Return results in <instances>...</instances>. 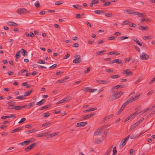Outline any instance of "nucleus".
I'll use <instances>...</instances> for the list:
<instances>
[{
	"instance_id": "37",
	"label": "nucleus",
	"mask_w": 155,
	"mask_h": 155,
	"mask_svg": "<svg viewBox=\"0 0 155 155\" xmlns=\"http://www.w3.org/2000/svg\"><path fill=\"white\" fill-rule=\"evenodd\" d=\"M149 109H150V108L147 107V108L144 109L143 110L140 111V112L139 113L143 114L145 112H146L147 111L149 110Z\"/></svg>"
},
{
	"instance_id": "26",
	"label": "nucleus",
	"mask_w": 155,
	"mask_h": 155,
	"mask_svg": "<svg viewBox=\"0 0 155 155\" xmlns=\"http://www.w3.org/2000/svg\"><path fill=\"white\" fill-rule=\"evenodd\" d=\"M50 115V114L49 112L45 113L42 114V117H48Z\"/></svg>"
},
{
	"instance_id": "57",
	"label": "nucleus",
	"mask_w": 155,
	"mask_h": 155,
	"mask_svg": "<svg viewBox=\"0 0 155 155\" xmlns=\"http://www.w3.org/2000/svg\"><path fill=\"white\" fill-rule=\"evenodd\" d=\"M79 45L78 43H75L72 45V47L73 48H77L78 47Z\"/></svg>"
},
{
	"instance_id": "20",
	"label": "nucleus",
	"mask_w": 155,
	"mask_h": 155,
	"mask_svg": "<svg viewBox=\"0 0 155 155\" xmlns=\"http://www.w3.org/2000/svg\"><path fill=\"white\" fill-rule=\"evenodd\" d=\"M97 108L96 107L92 108H90V109H88L86 110H84V113H86L87 112H90V111H92L95 110H97Z\"/></svg>"
},
{
	"instance_id": "54",
	"label": "nucleus",
	"mask_w": 155,
	"mask_h": 155,
	"mask_svg": "<svg viewBox=\"0 0 155 155\" xmlns=\"http://www.w3.org/2000/svg\"><path fill=\"white\" fill-rule=\"evenodd\" d=\"M26 120V118H22L21 120L18 122V123L20 124L21 123L24 122Z\"/></svg>"
},
{
	"instance_id": "59",
	"label": "nucleus",
	"mask_w": 155,
	"mask_h": 155,
	"mask_svg": "<svg viewBox=\"0 0 155 155\" xmlns=\"http://www.w3.org/2000/svg\"><path fill=\"white\" fill-rule=\"evenodd\" d=\"M33 105L32 103H29V104L27 105V108L29 109L33 106Z\"/></svg>"
},
{
	"instance_id": "49",
	"label": "nucleus",
	"mask_w": 155,
	"mask_h": 155,
	"mask_svg": "<svg viewBox=\"0 0 155 155\" xmlns=\"http://www.w3.org/2000/svg\"><path fill=\"white\" fill-rule=\"evenodd\" d=\"M91 68L90 67L88 68H87V70L84 71V74L88 73L90 71Z\"/></svg>"
},
{
	"instance_id": "39",
	"label": "nucleus",
	"mask_w": 155,
	"mask_h": 155,
	"mask_svg": "<svg viewBox=\"0 0 155 155\" xmlns=\"http://www.w3.org/2000/svg\"><path fill=\"white\" fill-rule=\"evenodd\" d=\"M139 124L137 122L135 123L130 128L131 130H134L135 127H136Z\"/></svg>"
},
{
	"instance_id": "46",
	"label": "nucleus",
	"mask_w": 155,
	"mask_h": 155,
	"mask_svg": "<svg viewBox=\"0 0 155 155\" xmlns=\"http://www.w3.org/2000/svg\"><path fill=\"white\" fill-rule=\"evenodd\" d=\"M113 148V147L111 146L110 148L107 150V151L106 152V153H107V154H109L110 153L112 150V149Z\"/></svg>"
},
{
	"instance_id": "43",
	"label": "nucleus",
	"mask_w": 155,
	"mask_h": 155,
	"mask_svg": "<svg viewBox=\"0 0 155 155\" xmlns=\"http://www.w3.org/2000/svg\"><path fill=\"white\" fill-rule=\"evenodd\" d=\"M129 25L130 27H136V25L135 24L130 22L129 24Z\"/></svg>"
},
{
	"instance_id": "4",
	"label": "nucleus",
	"mask_w": 155,
	"mask_h": 155,
	"mask_svg": "<svg viewBox=\"0 0 155 155\" xmlns=\"http://www.w3.org/2000/svg\"><path fill=\"white\" fill-rule=\"evenodd\" d=\"M140 57L142 60H147L149 58V56L144 53H143Z\"/></svg>"
},
{
	"instance_id": "27",
	"label": "nucleus",
	"mask_w": 155,
	"mask_h": 155,
	"mask_svg": "<svg viewBox=\"0 0 155 155\" xmlns=\"http://www.w3.org/2000/svg\"><path fill=\"white\" fill-rule=\"evenodd\" d=\"M115 62V63L121 64V65H122V61L121 60H120L119 59H114Z\"/></svg>"
},
{
	"instance_id": "10",
	"label": "nucleus",
	"mask_w": 155,
	"mask_h": 155,
	"mask_svg": "<svg viewBox=\"0 0 155 155\" xmlns=\"http://www.w3.org/2000/svg\"><path fill=\"white\" fill-rule=\"evenodd\" d=\"M81 62V58H77L74 59L73 61V63L75 64H79Z\"/></svg>"
},
{
	"instance_id": "13",
	"label": "nucleus",
	"mask_w": 155,
	"mask_h": 155,
	"mask_svg": "<svg viewBox=\"0 0 155 155\" xmlns=\"http://www.w3.org/2000/svg\"><path fill=\"white\" fill-rule=\"evenodd\" d=\"M8 25L13 26L14 27H16L18 26V25L16 23L11 21H8L7 23Z\"/></svg>"
},
{
	"instance_id": "7",
	"label": "nucleus",
	"mask_w": 155,
	"mask_h": 155,
	"mask_svg": "<svg viewBox=\"0 0 155 155\" xmlns=\"http://www.w3.org/2000/svg\"><path fill=\"white\" fill-rule=\"evenodd\" d=\"M123 73L124 74H127V75L126 76H129L133 74V72L132 71H130L129 69L125 70Z\"/></svg>"
},
{
	"instance_id": "48",
	"label": "nucleus",
	"mask_w": 155,
	"mask_h": 155,
	"mask_svg": "<svg viewBox=\"0 0 155 155\" xmlns=\"http://www.w3.org/2000/svg\"><path fill=\"white\" fill-rule=\"evenodd\" d=\"M35 6L36 8L39 7L40 6L39 2L38 1L36 2L35 3Z\"/></svg>"
},
{
	"instance_id": "18",
	"label": "nucleus",
	"mask_w": 155,
	"mask_h": 155,
	"mask_svg": "<svg viewBox=\"0 0 155 155\" xmlns=\"http://www.w3.org/2000/svg\"><path fill=\"white\" fill-rule=\"evenodd\" d=\"M8 109H15L17 110H20L21 109V106H16L14 107H12L11 108H8Z\"/></svg>"
},
{
	"instance_id": "15",
	"label": "nucleus",
	"mask_w": 155,
	"mask_h": 155,
	"mask_svg": "<svg viewBox=\"0 0 155 155\" xmlns=\"http://www.w3.org/2000/svg\"><path fill=\"white\" fill-rule=\"evenodd\" d=\"M22 128H23V127H21L17 128L16 129L12 130L11 131V133H12L17 132L19 131V130H22Z\"/></svg>"
},
{
	"instance_id": "11",
	"label": "nucleus",
	"mask_w": 155,
	"mask_h": 155,
	"mask_svg": "<svg viewBox=\"0 0 155 155\" xmlns=\"http://www.w3.org/2000/svg\"><path fill=\"white\" fill-rule=\"evenodd\" d=\"M125 86L124 85H118L117 86H115L111 88V90L112 91H114V88L115 89V88H123Z\"/></svg>"
},
{
	"instance_id": "55",
	"label": "nucleus",
	"mask_w": 155,
	"mask_h": 155,
	"mask_svg": "<svg viewBox=\"0 0 155 155\" xmlns=\"http://www.w3.org/2000/svg\"><path fill=\"white\" fill-rule=\"evenodd\" d=\"M65 82L64 81V80L63 79L59 80H58L56 82V83L58 84V83H62V82Z\"/></svg>"
},
{
	"instance_id": "30",
	"label": "nucleus",
	"mask_w": 155,
	"mask_h": 155,
	"mask_svg": "<svg viewBox=\"0 0 155 155\" xmlns=\"http://www.w3.org/2000/svg\"><path fill=\"white\" fill-rule=\"evenodd\" d=\"M13 101L8 102L7 104H8L9 107L8 108H11L12 107H14L13 104Z\"/></svg>"
},
{
	"instance_id": "33",
	"label": "nucleus",
	"mask_w": 155,
	"mask_h": 155,
	"mask_svg": "<svg viewBox=\"0 0 155 155\" xmlns=\"http://www.w3.org/2000/svg\"><path fill=\"white\" fill-rule=\"evenodd\" d=\"M21 53L22 54V55L23 56H25V55H27V51L24 49H21Z\"/></svg>"
},
{
	"instance_id": "23",
	"label": "nucleus",
	"mask_w": 155,
	"mask_h": 155,
	"mask_svg": "<svg viewBox=\"0 0 155 155\" xmlns=\"http://www.w3.org/2000/svg\"><path fill=\"white\" fill-rule=\"evenodd\" d=\"M32 89H31L30 91H27L25 92L24 95V96L25 97L26 96L30 95L32 92Z\"/></svg>"
},
{
	"instance_id": "19",
	"label": "nucleus",
	"mask_w": 155,
	"mask_h": 155,
	"mask_svg": "<svg viewBox=\"0 0 155 155\" xmlns=\"http://www.w3.org/2000/svg\"><path fill=\"white\" fill-rule=\"evenodd\" d=\"M45 102V100L42 99L37 102L36 104V105L38 106H40L43 105Z\"/></svg>"
},
{
	"instance_id": "6",
	"label": "nucleus",
	"mask_w": 155,
	"mask_h": 155,
	"mask_svg": "<svg viewBox=\"0 0 155 155\" xmlns=\"http://www.w3.org/2000/svg\"><path fill=\"white\" fill-rule=\"evenodd\" d=\"M31 142V140L24 141L22 142L18 143V145L20 146L21 145H28Z\"/></svg>"
},
{
	"instance_id": "16",
	"label": "nucleus",
	"mask_w": 155,
	"mask_h": 155,
	"mask_svg": "<svg viewBox=\"0 0 155 155\" xmlns=\"http://www.w3.org/2000/svg\"><path fill=\"white\" fill-rule=\"evenodd\" d=\"M49 132H48L42 134H38L37 135L36 137H41L42 136H44L46 134H48Z\"/></svg>"
},
{
	"instance_id": "47",
	"label": "nucleus",
	"mask_w": 155,
	"mask_h": 155,
	"mask_svg": "<svg viewBox=\"0 0 155 155\" xmlns=\"http://www.w3.org/2000/svg\"><path fill=\"white\" fill-rule=\"evenodd\" d=\"M63 3V2L61 1H57L55 3V5H59L62 4Z\"/></svg>"
},
{
	"instance_id": "41",
	"label": "nucleus",
	"mask_w": 155,
	"mask_h": 155,
	"mask_svg": "<svg viewBox=\"0 0 155 155\" xmlns=\"http://www.w3.org/2000/svg\"><path fill=\"white\" fill-rule=\"evenodd\" d=\"M105 51H106L105 50H104L103 51L97 52L96 53V54L97 55H99L102 54L104 52H105Z\"/></svg>"
},
{
	"instance_id": "35",
	"label": "nucleus",
	"mask_w": 155,
	"mask_h": 155,
	"mask_svg": "<svg viewBox=\"0 0 155 155\" xmlns=\"http://www.w3.org/2000/svg\"><path fill=\"white\" fill-rule=\"evenodd\" d=\"M129 38V37L127 36H122L120 37H119V39L121 41L124 39H127Z\"/></svg>"
},
{
	"instance_id": "17",
	"label": "nucleus",
	"mask_w": 155,
	"mask_h": 155,
	"mask_svg": "<svg viewBox=\"0 0 155 155\" xmlns=\"http://www.w3.org/2000/svg\"><path fill=\"white\" fill-rule=\"evenodd\" d=\"M125 12L127 13H129L134 15V11L132 10L127 9L125 11Z\"/></svg>"
},
{
	"instance_id": "5",
	"label": "nucleus",
	"mask_w": 155,
	"mask_h": 155,
	"mask_svg": "<svg viewBox=\"0 0 155 155\" xmlns=\"http://www.w3.org/2000/svg\"><path fill=\"white\" fill-rule=\"evenodd\" d=\"M36 143H34L32 144L31 145L25 148V150L26 151H28L33 149L36 145Z\"/></svg>"
},
{
	"instance_id": "62",
	"label": "nucleus",
	"mask_w": 155,
	"mask_h": 155,
	"mask_svg": "<svg viewBox=\"0 0 155 155\" xmlns=\"http://www.w3.org/2000/svg\"><path fill=\"white\" fill-rule=\"evenodd\" d=\"M64 102V101L63 100V99L59 101L58 102H57L56 103V104H59L62 103H63Z\"/></svg>"
},
{
	"instance_id": "32",
	"label": "nucleus",
	"mask_w": 155,
	"mask_h": 155,
	"mask_svg": "<svg viewBox=\"0 0 155 155\" xmlns=\"http://www.w3.org/2000/svg\"><path fill=\"white\" fill-rule=\"evenodd\" d=\"M108 54L109 55H112V54H115L116 55H118L120 54V53H116L114 51H111L109 52Z\"/></svg>"
},
{
	"instance_id": "58",
	"label": "nucleus",
	"mask_w": 155,
	"mask_h": 155,
	"mask_svg": "<svg viewBox=\"0 0 155 155\" xmlns=\"http://www.w3.org/2000/svg\"><path fill=\"white\" fill-rule=\"evenodd\" d=\"M70 56V55L68 53H67V54L64 57L63 59H66L68 58Z\"/></svg>"
},
{
	"instance_id": "31",
	"label": "nucleus",
	"mask_w": 155,
	"mask_h": 155,
	"mask_svg": "<svg viewBox=\"0 0 155 155\" xmlns=\"http://www.w3.org/2000/svg\"><path fill=\"white\" fill-rule=\"evenodd\" d=\"M72 6L73 7L75 8L80 9H81L82 8V6H80L79 5H73Z\"/></svg>"
},
{
	"instance_id": "12",
	"label": "nucleus",
	"mask_w": 155,
	"mask_h": 155,
	"mask_svg": "<svg viewBox=\"0 0 155 155\" xmlns=\"http://www.w3.org/2000/svg\"><path fill=\"white\" fill-rule=\"evenodd\" d=\"M15 116V114H11L9 116H3L1 117V118L2 119H5L7 118H10L11 117H14Z\"/></svg>"
},
{
	"instance_id": "51",
	"label": "nucleus",
	"mask_w": 155,
	"mask_h": 155,
	"mask_svg": "<svg viewBox=\"0 0 155 155\" xmlns=\"http://www.w3.org/2000/svg\"><path fill=\"white\" fill-rule=\"evenodd\" d=\"M20 51H18L16 54V57L17 58H20L21 56L20 55H19L20 54Z\"/></svg>"
},
{
	"instance_id": "22",
	"label": "nucleus",
	"mask_w": 155,
	"mask_h": 155,
	"mask_svg": "<svg viewBox=\"0 0 155 155\" xmlns=\"http://www.w3.org/2000/svg\"><path fill=\"white\" fill-rule=\"evenodd\" d=\"M143 13H140L138 12H135L134 15H137L139 17H143L144 16V15H143Z\"/></svg>"
},
{
	"instance_id": "52",
	"label": "nucleus",
	"mask_w": 155,
	"mask_h": 155,
	"mask_svg": "<svg viewBox=\"0 0 155 155\" xmlns=\"http://www.w3.org/2000/svg\"><path fill=\"white\" fill-rule=\"evenodd\" d=\"M37 62L39 64H44L45 63V62L44 61H42L40 59Z\"/></svg>"
},
{
	"instance_id": "3",
	"label": "nucleus",
	"mask_w": 155,
	"mask_h": 155,
	"mask_svg": "<svg viewBox=\"0 0 155 155\" xmlns=\"http://www.w3.org/2000/svg\"><path fill=\"white\" fill-rule=\"evenodd\" d=\"M105 127V126H104L99 127V128L94 133V135L97 136L100 134H101V131L102 129Z\"/></svg>"
},
{
	"instance_id": "28",
	"label": "nucleus",
	"mask_w": 155,
	"mask_h": 155,
	"mask_svg": "<svg viewBox=\"0 0 155 155\" xmlns=\"http://www.w3.org/2000/svg\"><path fill=\"white\" fill-rule=\"evenodd\" d=\"M134 101V98H131L128 99L126 101V103L128 104L130 103H131Z\"/></svg>"
},
{
	"instance_id": "64",
	"label": "nucleus",
	"mask_w": 155,
	"mask_h": 155,
	"mask_svg": "<svg viewBox=\"0 0 155 155\" xmlns=\"http://www.w3.org/2000/svg\"><path fill=\"white\" fill-rule=\"evenodd\" d=\"M34 131V130L32 129L31 130H28L26 131V133L27 134L30 133H32Z\"/></svg>"
},
{
	"instance_id": "34",
	"label": "nucleus",
	"mask_w": 155,
	"mask_h": 155,
	"mask_svg": "<svg viewBox=\"0 0 155 155\" xmlns=\"http://www.w3.org/2000/svg\"><path fill=\"white\" fill-rule=\"evenodd\" d=\"M113 114L109 115L108 116L105 117L104 119L105 120H108L109 119H110V118L112 117H113Z\"/></svg>"
},
{
	"instance_id": "9",
	"label": "nucleus",
	"mask_w": 155,
	"mask_h": 155,
	"mask_svg": "<svg viewBox=\"0 0 155 155\" xmlns=\"http://www.w3.org/2000/svg\"><path fill=\"white\" fill-rule=\"evenodd\" d=\"M87 122H81L78 123L77 124V127H79L81 126L84 127L87 125Z\"/></svg>"
},
{
	"instance_id": "24",
	"label": "nucleus",
	"mask_w": 155,
	"mask_h": 155,
	"mask_svg": "<svg viewBox=\"0 0 155 155\" xmlns=\"http://www.w3.org/2000/svg\"><path fill=\"white\" fill-rule=\"evenodd\" d=\"M95 113H93V114H89L88 115H87L85 116V117L86 118V119H87L88 118L91 117L94 115H95Z\"/></svg>"
},
{
	"instance_id": "61",
	"label": "nucleus",
	"mask_w": 155,
	"mask_h": 155,
	"mask_svg": "<svg viewBox=\"0 0 155 155\" xmlns=\"http://www.w3.org/2000/svg\"><path fill=\"white\" fill-rule=\"evenodd\" d=\"M105 15L107 17H111L113 16L112 13H107L105 14Z\"/></svg>"
},
{
	"instance_id": "21",
	"label": "nucleus",
	"mask_w": 155,
	"mask_h": 155,
	"mask_svg": "<svg viewBox=\"0 0 155 155\" xmlns=\"http://www.w3.org/2000/svg\"><path fill=\"white\" fill-rule=\"evenodd\" d=\"M148 28L147 26L143 27L141 25H140L138 27V28L139 29L143 31L147 30L148 29Z\"/></svg>"
},
{
	"instance_id": "2",
	"label": "nucleus",
	"mask_w": 155,
	"mask_h": 155,
	"mask_svg": "<svg viewBox=\"0 0 155 155\" xmlns=\"http://www.w3.org/2000/svg\"><path fill=\"white\" fill-rule=\"evenodd\" d=\"M29 12V11L24 8H20L17 10V12L20 15L26 14Z\"/></svg>"
},
{
	"instance_id": "42",
	"label": "nucleus",
	"mask_w": 155,
	"mask_h": 155,
	"mask_svg": "<svg viewBox=\"0 0 155 155\" xmlns=\"http://www.w3.org/2000/svg\"><path fill=\"white\" fill-rule=\"evenodd\" d=\"M132 57L131 56H129V58L128 59L127 58H126L124 59V61H125V62L126 63L127 61L128 62H129L130 60L132 59Z\"/></svg>"
},
{
	"instance_id": "56",
	"label": "nucleus",
	"mask_w": 155,
	"mask_h": 155,
	"mask_svg": "<svg viewBox=\"0 0 155 155\" xmlns=\"http://www.w3.org/2000/svg\"><path fill=\"white\" fill-rule=\"evenodd\" d=\"M25 98V97L23 95H21L20 96H18L16 97V99H23Z\"/></svg>"
},
{
	"instance_id": "45",
	"label": "nucleus",
	"mask_w": 155,
	"mask_h": 155,
	"mask_svg": "<svg viewBox=\"0 0 155 155\" xmlns=\"http://www.w3.org/2000/svg\"><path fill=\"white\" fill-rule=\"evenodd\" d=\"M58 134H59L58 132H56V133H54L51 134H50L49 135L50 136V137H54V136Z\"/></svg>"
},
{
	"instance_id": "60",
	"label": "nucleus",
	"mask_w": 155,
	"mask_h": 155,
	"mask_svg": "<svg viewBox=\"0 0 155 155\" xmlns=\"http://www.w3.org/2000/svg\"><path fill=\"white\" fill-rule=\"evenodd\" d=\"M143 118H142L141 119H140V120H138L137 123H138V124H140L144 120Z\"/></svg>"
},
{
	"instance_id": "38",
	"label": "nucleus",
	"mask_w": 155,
	"mask_h": 155,
	"mask_svg": "<svg viewBox=\"0 0 155 155\" xmlns=\"http://www.w3.org/2000/svg\"><path fill=\"white\" fill-rule=\"evenodd\" d=\"M143 38L144 40L146 39H151L152 38L151 36H146L143 37Z\"/></svg>"
},
{
	"instance_id": "63",
	"label": "nucleus",
	"mask_w": 155,
	"mask_h": 155,
	"mask_svg": "<svg viewBox=\"0 0 155 155\" xmlns=\"http://www.w3.org/2000/svg\"><path fill=\"white\" fill-rule=\"evenodd\" d=\"M94 12L95 14L100 15L101 14L100 11V10H97L94 11Z\"/></svg>"
},
{
	"instance_id": "40",
	"label": "nucleus",
	"mask_w": 155,
	"mask_h": 155,
	"mask_svg": "<svg viewBox=\"0 0 155 155\" xmlns=\"http://www.w3.org/2000/svg\"><path fill=\"white\" fill-rule=\"evenodd\" d=\"M51 122H46V123L43 124L42 126V127H45L48 126V125H51Z\"/></svg>"
},
{
	"instance_id": "53",
	"label": "nucleus",
	"mask_w": 155,
	"mask_h": 155,
	"mask_svg": "<svg viewBox=\"0 0 155 155\" xmlns=\"http://www.w3.org/2000/svg\"><path fill=\"white\" fill-rule=\"evenodd\" d=\"M130 22L127 20L124 21L123 23V25H125L128 24H129Z\"/></svg>"
},
{
	"instance_id": "50",
	"label": "nucleus",
	"mask_w": 155,
	"mask_h": 155,
	"mask_svg": "<svg viewBox=\"0 0 155 155\" xmlns=\"http://www.w3.org/2000/svg\"><path fill=\"white\" fill-rule=\"evenodd\" d=\"M111 4V2H105V3L103 5L104 6H107L110 5Z\"/></svg>"
},
{
	"instance_id": "44",
	"label": "nucleus",
	"mask_w": 155,
	"mask_h": 155,
	"mask_svg": "<svg viewBox=\"0 0 155 155\" xmlns=\"http://www.w3.org/2000/svg\"><path fill=\"white\" fill-rule=\"evenodd\" d=\"M82 90L84 92H87L90 90V87H86Z\"/></svg>"
},
{
	"instance_id": "29",
	"label": "nucleus",
	"mask_w": 155,
	"mask_h": 155,
	"mask_svg": "<svg viewBox=\"0 0 155 155\" xmlns=\"http://www.w3.org/2000/svg\"><path fill=\"white\" fill-rule=\"evenodd\" d=\"M50 107V106L49 105H47L45 106H42V107L40 108L39 109L40 110H43L44 109H47Z\"/></svg>"
},
{
	"instance_id": "25",
	"label": "nucleus",
	"mask_w": 155,
	"mask_h": 155,
	"mask_svg": "<svg viewBox=\"0 0 155 155\" xmlns=\"http://www.w3.org/2000/svg\"><path fill=\"white\" fill-rule=\"evenodd\" d=\"M97 81L99 83L103 84H106L107 82L106 81L102 80H97Z\"/></svg>"
},
{
	"instance_id": "36",
	"label": "nucleus",
	"mask_w": 155,
	"mask_h": 155,
	"mask_svg": "<svg viewBox=\"0 0 155 155\" xmlns=\"http://www.w3.org/2000/svg\"><path fill=\"white\" fill-rule=\"evenodd\" d=\"M110 77L112 79L120 77V75L119 74L113 75L111 76Z\"/></svg>"
},
{
	"instance_id": "8",
	"label": "nucleus",
	"mask_w": 155,
	"mask_h": 155,
	"mask_svg": "<svg viewBox=\"0 0 155 155\" xmlns=\"http://www.w3.org/2000/svg\"><path fill=\"white\" fill-rule=\"evenodd\" d=\"M130 137V135H128L127 138L123 139L122 140H123V142L122 143V144H121V146H122V147H123L125 145L127 141L129 138Z\"/></svg>"
},
{
	"instance_id": "14",
	"label": "nucleus",
	"mask_w": 155,
	"mask_h": 155,
	"mask_svg": "<svg viewBox=\"0 0 155 155\" xmlns=\"http://www.w3.org/2000/svg\"><path fill=\"white\" fill-rule=\"evenodd\" d=\"M132 40H133L138 45H139V46H142V44L141 43H140V41H139L137 38H133L132 39Z\"/></svg>"
},
{
	"instance_id": "1",
	"label": "nucleus",
	"mask_w": 155,
	"mask_h": 155,
	"mask_svg": "<svg viewBox=\"0 0 155 155\" xmlns=\"http://www.w3.org/2000/svg\"><path fill=\"white\" fill-rule=\"evenodd\" d=\"M123 94L122 91L118 92H114L112 95V97L114 100L117 99L119 98Z\"/></svg>"
}]
</instances>
